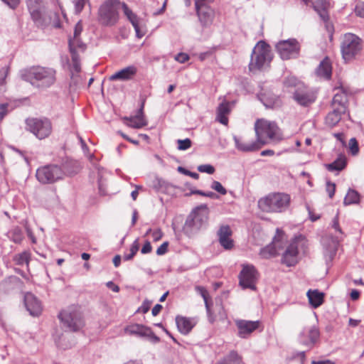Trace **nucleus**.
Returning <instances> with one entry per match:
<instances>
[{"label": "nucleus", "mask_w": 364, "mask_h": 364, "mask_svg": "<svg viewBox=\"0 0 364 364\" xmlns=\"http://www.w3.org/2000/svg\"><path fill=\"white\" fill-rule=\"evenodd\" d=\"M23 78L33 86L46 89L55 83L56 70L48 67H33L23 75Z\"/></svg>", "instance_id": "1"}, {"label": "nucleus", "mask_w": 364, "mask_h": 364, "mask_svg": "<svg viewBox=\"0 0 364 364\" xmlns=\"http://www.w3.org/2000/svg\"><path fill=\"white\" fill-rule=\"evenodd\" d=\"M209 210L205 204L200 205L187 216L183 231L188 237H192L208 225Z\"/></svg>", "instance_id": "2"}, {"label": "nucleus", "mask_w": 364, "mask_h": 364, "mask_svg": "<svg viewBox=\"0 0 364 364\" xmlns=\"http://www.w3.org/2000/svg\"><path fill=\"white\" fill-rule=\"evenodd\" d=\"M255 131L256 140L261 148L267 144L266 138L274 142H279L283 139L280 129L274 122L259 119L255 123Z\"/></svg>", "instance_id": "3"}, {"label": "nucleus", "mask_w": 364, "mask_h": 364, "mask_svg": "<svg viewBox=\"0 0 364 364\" xmlns=\"http://www.w3.org/2000/svg\"><path fill=\"white\" fill-rule=\"evenodd\" d=\"M290 196L284 193H271L258 200L259 208L266 213H282L287 209Z\"/></svg>", "instance_id": "4"}, {"label": "nucleus", "mask_w": 364, "mask_h": 364, "mask_svg": "<svg viewBox=\"0 0 364 364\" xmlns=\"http://www.w3.org/2000/svg\"><path fill=\"white\" fill-rule=\"evenodd\" d=\"M120 7L121 2L119 0H105L98 9V23L103 26L112 27L115 26L119 21Z\"/></svg>", "instance_id": "5"}, {"label": "nucleus", "mask_w": 364, "mask_h": 364, "mask_svg": "<svg viewBox=\"0 0 364 364\" xmlns=\"http://www.w3.org/2000/svg\"><path fill=\"white\" fill-rule=\"evenodd\" d=\"M362 50V40L353 33H346L341 43L342 57L346 62L353 60Z\"/></svg>", "instance_id": "6"}, {"label": "nucleus", "mask_w": 364, "mask_h": 364, "mask_svg": "<svg viewBox=\"0 0 364 364\" xmlns=\"http://www.w3.org/2000/svg\"><path fill=\"white\" fill-rule=\"evenodd\" d=\"M26 129L40 140L48 137L53 130L50 120L46 117H31L26 119Z\"/></svg>", "instance_id": "7"}, {"label": "nucleus", "mask_w": 364, "mask_h": 364, "mask_svg": "<svg viewBox=\"0 0 364 364\" xmlns=\"http://www.w3.org/2000/svg\"><path fill=\"white\" fill-rule=\"evenodd\" d=\"M272 60V53L269 46L264 41H259L252 50L251 60L249 65L250 70H260Z\"/></svg>", "instance_id": "8"}, {"label": "nucleus", "mask_w": 364, "mask_h": 364, "mask_svg": "<svg viewBox=\"0 0 364 364\" xmlns=\"http://www.w3.org/2000/svg\"><path fill=\"white\" fill-rule=\"evenodd\" d=\"M275 49L283 60H287L299 56L301 44L296 38H289L277 43Z\"/></svg>", "instance_id": "9"}, {"label": "nucleus", "mask_w": 364, "mask_h": 364, "mask_svg": "<svg viewBox=\"0 0 364 364\" xmlns=\"http://www.w3.org/2000/svg\"><path fill=\"white\" fill-rule=\"evenodd\" d=\"M36 176L42 184H52L63 178V171L58 165L49 164L38 168Z\"/></svg>", "instance_id": "10"}, {"label": "nucleus", "mask_w": 364, "mask_h": 364, "mask_svg": "<svg viewBox=\"0 0 364 364\" xmlns=\"http://www.w3.org/2000/svg\"><path fill=\"white\" fill-rule=\"evenodd\" d=\"M213 0H195V6L198 19L203 28L212 25L215 17L214 10L208 6Z\"/></svg>", "instance_id": "11"}, {"label": "nucleus", "mask_w": 364, "mask_h": 364, "mask_svg": "<svg viewBox=\"0 0 364 364\" xmlns=\"http://www.w3.org/2000/svg\"><path fill=\"white\" fill-rule=\"evenodd\" d=\"M293 100L300 106L308 107L315 102L316 92L305 85H300L296 90H289Z\"/></svg>", "instance_id": "12"}, {"label": "nucleus", "mask_w": 364, "mask_h": 364, "mask_svg": "<svg viewBox=\"0 0 364 364\" xmlns=\"http://www.w3.org/2000/svg\"><path fill=\"white\" fill-rule=\"evenodd\" d=\"M58 318L70 331H77L84 326L81 314L77 311H62Z\"/></svg>", "instance_id": "13"}, {"label": "nucleus", "mask_w": 364, "mask_h": 364, "mask_svg": "<svg viewBox=\"0 0 364 364\" xmlns=\"http://www.w3.org/2000/svg\"><path fill=\"white\" fill-rule=\"evenodd\" d=\"M68 46L72 58V71L78 73L81 70L80 60L77 50L84 52L86 49V44L84 43L80 37H73L68 39Z\"/></svg>", "instance_id": "14"}, {"label": "nucleus", "mask_w": 364, "mask_h": 364, "mask_svg": "<svg viewBox=\"0 0 364 364\" xmlns=\"http://www.w3.org/2000/svg\"><path fill=\"white\" fill-rule=\"evenodd\" d=\"M124 332L131 336L144 338L153 343H156L159 341V338L153 333L149 327L142 324L128 325L125 327Z\"/></svg>", "instance_id": "15"}, {"label": "nucleus", "mask_w": 364, "mask_h": 364, "mask_svg": "<svg viewBox=\"0 0 364 364\" xmlns=\"http://www.w3.org/2000/svg\"><path fill=\"white\" fill-rule=\"evenodd\" d=\"M257 272L252 265H244L239 274V284L243 289H256Z\"/></svg>", "instance_id": "16"}, {"label": "nucleus", "mask_w": 364, "mask_h": 364, "mask_svg": "<svg viewBox=\"0 0 364 364\" xmlns=\"http://www.w3.org/2000/svg\"><path fill=\"white\" fill-rule=\"evenodd\" d=\"M319 336L318 328L313 326L309 328H304L299 333L298 341L300 344L311 349L314 347Z\"/></svg>", "instance_id": "17"}, {"label": "nucleus", "mask_w": 364, "mask_h": 364, "mask_svg": "<svg viewBox=\"0 0 364 364\" xmlns=\"http://www.w3.org/2000/svg\"><path fill=\"white\" fill-rule=\"evenodd\" d=\"M27 7L32 20L38 26L43 23V14L45 7L41 0H27Z\"/></svg>", "instance_id": "18"}, {"label": "nucleus", "mask_w": 364, "mask_h": 364, "mask_svg": "<svg viewBox=\"0 0 364 364\" xmlns=\"http://www.w3.org/2000/svg\"><path fill=\"white\" fill-rule=\"evenodd\" d=\"M236 326L238 329L237 335L242 338H247L254 331L257 329L259 326V321H252L247 320H236Z\"/></svg>", "instance_id": "19"}, {"label": "nucleus", "mask_w": 364, "mask_h": 364, "mask_svg": "<svg viewBox=\"0 0 364 364\" xmlns=\"http://www.w3.org/2000/svg\"><path fill=\"white\" fill-rule=\"evenodd\" d=\"M298 245L296 241H292L287 247L282 257V263L287 267L294 266L298 262Z\"/></svg>", "instance_id": "20"}, {"label": "nucleus", "mask_w": 364, "mask_h": 364, "mask_svg": "<svg viewBox=\"0 0 364 364\" xmlns=\"http://www.w3.org/2000/svg\"><path fill=\"white\" fill-rule=\"evenodd\" d=\"M232 232L228 225H221L217 235L220 245L225 250H231L234 246V242L231 239Z\"/></svg>", "instance_id": "21"}, {"label": "nucleus", "mask_w": 364, "mask_h": 364, "mask_svg": "<svg viewBox=\"0 0 364 364\" xmlns=\"http://www.w3.org/2000/svg\"><path fill=\"white\" fill-rule=\"evenodd\" d=\"M120 9H122L124 16L132 24L135 30L136 37L139 38H142L144 36V32L140 28L138 16L124 2H121Z\"/></svg>", "instance_id": "22"}, {"label": "nucleus", "mask_w": 364, "mask_h": 364, "mask_svg": "<svg viewBox=\"0 0 364 364\" xmlns=\"http://www.w3.org/2000/svg\"><path fill=\"white\" fill-rule=\"evenodd\" d=\"M24 304L31 315L38 316L42 310L39 300L31 293H26L24 296Z\"/></svg>", "instance_id": "23"}, {"label": "nucleus", "mask_w": 364, "mask_h": 364, "mask_svg": "<svg viewBox=\"0 0 364 364\" xmlns=\"http://www.w3.org/2000/svg\"><path fill=\"white\" fill-rule=\"evenodd\" d=\"M144 102L141 103L140 108L137 110L135 115L130 117H125L123 118L124 122L126 125L133 128H141L145 125V121L143 117V109Z\"/></svg>", "instance_id": "24"}, {"label": "nucleus", "mask_w": 364, "mask_h": 364, "mask_svg": "<svg viewBox=\"0 0 364 364\" xmlns=\"http://www.w3.org/2000/svg\"><path fill=\"white\" fill-rule=\"evenodd\" d=\"M136 73L134 66L124 68L109 77L110 80H131Z\"/></svg>", "instance_id": "25"}, {"label": "nucleus", "mask_w": 364, "mask_h": 364, "mask_svg": "<svg viewBox=\"0 0 364 364\" xmlns=\"http://www.w3.org/2000/svg\"><path fill=\"white\" fill-rule=\"evenodd\" d=\"M346 114H347L348 117H350L349 113L339 110L338 108H332V111L328 112L325 118L326 125L331 128L334 127L341 120L342 116L345 115Z\"/></svg>", "instance_id": "26"}, {"label": "nucleus", "mask_w": 364, "mask_h": 364, "mask_svg": "<svg viewBox=\"0 0 364 364\" xmlns=\"http://www.w3.org/2000/svg\"><path fill=\"white\" fill-rule=\"evenodd\" d=\"M316 73L318 77L329 80L331 77L332 67L331 63L328 57H326L316 70Z\"/></svg>", "instance_id": "27"}, {"label": "nucleus", "mask_w": 364, "mask_h": 364, "mask_svg": "<svg viewBox=\"0 0 364 364\" xmlns=\"http://www.w3.org/2000/svg\"><path fill=\"white\" fill-rule=\"evenodd\" d=\"M348 97L345 92L336 93L333 97L331 107L348 113Z\"/></svg>", "instance_id": "28"}, {"label": "nucleus", "mask_w": 364, "mask_h": 364, "mask_svg": "<svg viewBox=\"0 0 364 364\" xmlns=\"http://www.w3.org/2000/svg\"><path fill=\"white\" fill-rule=\"evenodd\" d=\"M259 99L266 108L274 109L281 105L279 97L273 94L262 93Z\"/></svg>", "instance_id": "29"}, {"label": "nucleus", "mask_w": 364, "mask_h": 364, "mask_svg": "<svg viewBox=\"0 0 364 364\" xmlns=\"http://www.w3.org/2000/svg\"><path fill=\"white\" fill-rule=\"evenodd\" d=\"M176 323L178 331L184 335L189 333L195 326L192 319L179 316L176 318Z\"/></svg>", "instance_id": "30"}, {"label": "nucleus", "mask_w": 364, "mask_h": 364, "mask_svg": "<svg viewBox=\"0 0 364 364\" xmlns=\"http://www.w3.org/2000/svg\"><path fill=\"white\" fill-rule=\"evenodd\" d=\"M63 171L64 175L73 176L77 173L81 169V166L80 163L73 159H66L62 164V167H60Z\"/></svg>", "instance_id": "31"}, {"label": "nucleus", "mask_w": 364, "mask_h": 364, "mask_svg": "<svg viewBox=\"0 0 364 364\" xmlns=\"http://www.w3.org/2000/svg\"><path fill=\"white\" fill-rule=\"evenodd\" d=\"M233 139L235 144V147L243 152L255 151L261 149L259 142L256 141L251 143H245L242 141L237 136H234Z\"/></svg>", "instance_id": "32"}, {"label": "nucleus", "mask_w": 364, "mask_h": 364, "mask_svg": "<svg viewBox=\"0 0 364 364\" xmlns=\"http://www.w3.org/2000/svg\"><path fill=\"white\" fill-rule=\"evenodd\" d=\"M196 289L204 300L208 321L210 323H213L215 321V316L214 315L211 309L212 303L209 301L208 291L203 287H197Z\"/></svg>", "instance_id": "33"}, {"label": "nucleus", "mask_w": 364, "mask_h": 364, "mask_svg": "<svg viewBox=\"0 0 364 364\" xmlns=\"http://www.w3.org/2000/svg\"><path fill=\"white\" fill-rule=\"evenodd\" d=\"M230 112V102L225 101L223 102L218 107L216 119L222 124L227 125L228 123V119L226 115L228 114Z\"/></svg>", "instance_id": "34"}, {"label": "nucleus", "mask_w": 364, "mask_h": 364, "mask_svg": "<svg viewBox=\"0 0 364 364\" xmlns=\"http://www.w3.org/2000/svg\"><path fill=\"white\" fill-rule=\"evenodd\" d=\"M307 296L309 299V304L314 308H318L320 306L324 301V294L320 292L318 290H309L307 292Z\"/></svg>", "instance_id": "35"}, {"label": "nucleus", "mask_w": 364, "mask_h": 364, "mask_svg": "<svg viewBox=\"0 0 364 364\" xmlns=\"http://www.w3.org/2000/svg\"><path fill=\"white\" fill-rule=\"evenodd\" d=\"M346 157L344 155H339L332 163L326 165V168L329 171H341L346 168Z\"/></svg>", "instance_id": "36"}, {"label": "nucleus", "mask_w": 364, "mask_h": 364, "mask_svg": "<svg viewBox=\"0 0 364 364\" xmlns=\"http://www.w3.org/2000/svg\"><path fill=\"white\" fill-rule=\"evenodd\" d=\"M7 236L12 242L19 244L23 240V232L18 226L14 227L7 233Z\"/></svg>", "instance_id": "37"}, {"label": "nucleus", "mask_w": 364, "mask_h": 364, "mask_svg": "<svg viewBox=\"0 0 364 364\" xmlns=\"http://www.w3.org/2000/svg\"><path fill=\"white\" fill-rule=\"evenodd\" d=\"M242 358L236 351H231L216 364H241Z\"/></svg>", "instance_id": "38"}, {"label": "nucleus", "mask_w": 364, "mask_h": 364, "mask_svg": "<svg viewBox=\"0 0 364 364\" xmlns=\"http://www.w3.org/2000/svg\"><path fill=\"white\" fill-rule=\"evenodd\" d=\"M284 87L287 89V91L289 92V90H296L299 88L300 85H304L302 82L299 81L297 78L294 76H289L285 78L284 80Z\"/></svg>", "instance_id": "39"}, {"label": "nucleus", "mask_w": 364, "mask_h": 364, "mask_svg": "<svg viewBox=\"0 0 364 364\" xmlns=\"http://www.w3.org/2000/svg\"><path fill=\"white\" fill-rule=\"evenodd\" d=\"M360 201V195L359 193L353 190L349 189L346 197L344 198L343 204L345 205H349L352 204L358 203Z\"/></svg>", "instance_id": "40"}, {"label": "nucleus", "mask_w": 364, "mask_h": 364, "mask_svg": "<svg viewBox=\"0 0 364 364\" xmlns=\"http://www.w3.org/2000/svg\"><path fill=\"white\" fill-rule=\"evenodd\" d=\"M13 259L18 265H23V264L28 265L31 259V253L28 251H23L20 254L14 255Z\"/></svg>", "instance_id": "41"}, {"label": "nucleus", "mask_w": 364, "mask_h": 364, "mask_svg": "<svg viewBox=\"0 0 364 364\" xmlns=\"http://www.w3.org/2000/svg\"><path fill=\"white\" fill-rule=\"evenodd\" d=\"M259 255L262 257L266 259L274 257L277 255V250L276 249L275 245H269L261 249Z\"/></svg>", "instance_id": "42"}, {"label": "nucleus", "mask_w": 364, "mask_h": 364, "mask_svg": "<svg viewBox=\"0 0 364 364\" xmlns=\"http://www.w3.org/2000/svg\"><path fill=\"white\" fill-rule=\"evenodd\" d=\"M306 4L311 2L314 8L316 11L325 10L328 5L327 0H303Z\"/></svg>", "instance_id": "43"}, {"label": "nucleus", "mask_w": 364, "mask_h": 364, "mask_svg": "<svg viewBox=\"0 0 364 364\" xmlns=\"http://www.w3.org/2000/svg\"><path fill=\"white\" fill-rule=\"evenodd\" d=\"M139 249V244L138 242V240H136L132 245L130 247V252L129 254H124L123 256V258L124 260L128 261L131 260L134 256L136 255V253L138 252Z\"/></svg>", "instance_id": "44"}, {"label": "nucleus", "mask_w": 364, "mask_h": 364, "mask_svg": "<svg viewBox=\"0 0 364 364\" xmlns=\"http://www.w3.org/2000/svg\"><path fill=\"white\" fill-rule=\"evenodd\" d=\"M177 144L178 149L185 151L188 149L191 146L192 141L190 139L186 138L185 139H178L177 141Z\"/></svg>", "instance_id": "45"}, {"label": "nucleus", "mask_w": 364, "mask_h": 364, "mask_svg": "<svg viewBox=\"0 0 364 364\" xmlns=\"http://www.w3.org/2000/svg\"><path fill=\"white\" fill-rule=\"evenodd\" d=\"M211 188L217 191L221 195H225L227 193V190L223 186V185L217 181H213L211 184Z\"/></svg>", "instance_id": "46"}, {"label": "nucleus", "mask_w": 364, "mask_h": 364, "mask_svg": "<svg viewBox=\"0 0 364 364\" xmlns=\"http://www.w3.org/2000/svg\"><path fill=\"white\" fill-rule=\"evenodd\" d=\"M349 149L352 155H356L359 151L358 143L355 138H351L349 141Z\"/></svg>", "instance_id": "47"}, {"label": "nucleus", "mask_w": 364, "mask_h": 364, "mask_svg": "<svg viewBox=\"0 0 364 364\" xmlns=\"http://www.w3.org/2000/svg\"><path fill=\"white\" fill-rule=\"evenodd\" d=\"M198 170L202 173L213 174L215 172V168L210 164H203L198 166Z\"/></svg>", "instance_id": "48"}, {"label": "nucleus", "mask_w": 364, "mask_h": 364, "mask_svg": "<svg viewBox=\"0 0 364 364\" xmlns=\"http://www.w3.org/2000/svg\"><path fill=\"white\" fill-rule=\"evenodd\" d=\"M177 171L182 173V174H184L186 176H189L191 177H192L194 179H198L199 178V174L196 173V172H191L187 169H186L185 168L182 167V166H178L177 168Z\"/></svg>", "instance_id": "49"}, {"label": "nucleus", "mask_w": 364, "mask_h": 364, "mask_svg": "<svg viewBox=\"0 0 364 364\" xmlns=\"http://www.w3.org/2000/svg\"><path fill=\"white\" fill-rule=\"evenodd\" d=\"M88 1L89 0H74L75 13L77 14H80Z\"/></svg>", "instance_id": "50"}, {"label": "nucleus", "mask_w": 364, "mask_h": 364, "mask_svg": "<svg viewBox=\"0 0 364 364\" xmlns=\"http://www.w3.org/2000/svg\"><path fill=\"white\" fill-rule=\"evenodd\" d=\"M355 12L357 16L364 18V0H361L357 4Z\"/></svg>", "instance_id": "51"}, {"label": "nucleus", "mask_w": 364, "mask_h": 364, "mask_svg": "<svg viewBox=\"0 0 364 364\" xmlns=\"http://www.w3.org/2000/svg\"><path fill=\"white\" fill-rule=\"evenodd\" d=\"M326 192L328 193V195L330 198H332L335 194L336 191V185L333 183H331V181L326 182Z\"/></svg>", "instance_id": "52"}, {"label": "nucleus", "mask_w": 364, "mask_h": 364, "mask_svg": "<svg viewBox=\"0 0 364 364\" xmlns=\"http://www.w3.org/2000/svg\"><path fill=\"white\" fill-rule=\"evenodd\" d=\"M9 68L8 66L2 67L0 70V85L5 82V79L8 75Z\"/></svg>", "instance_id": "53"}, {"label": "nucleus", "mask_w": 364, "mask_h": 364, "mask_svg": "<svg viewBox=\"0 0 364 364\" xmlns=\"http://www.w3.org/2000/svg\"><path fill=\"white\" fill-rule=\"evenodd\" d=\"M175 60L181 63H184L189 60V55L184 53H179L175 55Z\"/></svg>", "instance_id": "54"}, {"label": "nucleus", "mask_w": 364, "mask_h": 364, "mask_svg": "<svg viewBox=\"0 0 364 364\" xmlns=\"http://www.w3.org/2000/svg\"><path fill=\"white\" fill-rule=\"evenodd\" d=\"M194 193H197V195L208 197L213 199H218L219 198L216 193L212 191L204 192L200 190V191H195Z\"/></svg>", "instance_id": "55"}, {"label": "nucleus", "mask_w": 364, "mask_h": 364, "mask_svg": "<svg viewBox=\"0 0 364 364\" xmlns=\"http://www.w3.org/2000/svg\"><path fill=\"white\" fill-rule=\"evenodd\" d=\"M82 29V22L79 21L75 26L73 37H80Z\"/></svg>", "instance_id": "56"}, {"label": "nucleus", "mask_w": 364, "mask_h": 364, "mask_svg": "<svg viewBox=\"0 0 364 364\" xmlns=\"http://www.w3.org/2000/svg\"><path fill=\"white\" fill-rule=\"evenodd\" d=\"M332 228H334L336 232H339L341 235H343L342 230L338 223V213H337L336 215L333 219Z\"/></svg>", "instance_id": "57"}, {"label": "nucleus", "mask_w": 364, "mask_h": 364, "mask_svg": "<svg viewBox=\"0 0 364 364\" xmlns=\"http://www.w3.org/2000/svg\"><path fill=\"white\" fill-rule=\"evenodd\" d=\"M3 2L8 5L11 9H15L18 6L20 0H3Z\"/></svg>", "instance_id": "58"}, {"label": "nucleus", "mask_w": 364, "mask_h": 364, "mask_svg": "<svg viewBox=\"0 0 364 364\" xmlns=\"http://www.w3.org/2000/svg\"><path fill=\"white\" fill-rule=\"evenodd\" d=\"M151 305V301L145 300L143 302L141 306L139 309V311H140L143 313H146L149 310Z\"/></svg>", "instance_id": "59"}, {"label": "nucleus", "mask_w": 364, "mask_h": 364, "mask_svg": "<svg viewBox=\"0 0 364 364\" xmlns=\"http://www.w3.org/2000/svg\"><path fill=\"white\" fill-rule=\"evenodd\" d=\"M151 251V243L149 241H146V242L144 243V245H143V247L141 250V252L142 254H147V253H149Z\"/></svg>", "instance_id": "60"}, {"label": "nucleus", "mask_w": 364, "mask_h": 364, "mask_svg": "<svg viewBox=\"0 0 364 364\" xmlns=\"http://www.w3.org/2000/svg\"><path fill=\"white\" fill-rule=\"evenodd\" d=\"M333 136L336 138L338 141H339L343 146H346V141L344 139V134L342 132L333 133Z\"/></svg>", "instance_id": "61"}, {"label": "nucleus", "mask_w": 364, "mask_h": 364, "mask_svg": "<svg viewBox=\"0 0 364 364\" xmlns=\"http://www.w3.org/2000/svg\"><path fill=\"white\" fill-rule=\"evenodd\" d=\"M7 113V105L6 104H1L0 105V121L3 119L4 116Z\"/></svg>", "instance_id": "62"}, {"label": "nucleus", "mask_w": 364, "mask_h": 364, "mask_svg": "<svg viewBox=\"0 0 364 364\" xmlns=\"http://www.w3.org/2000/svg\"><path fill=\"white\" fill-rule=\"evenodd\" d=\"M107 286L108 288L112 289L114 292H118L119 291V287L117 285H116L115 284H114V282H108L107 283Z\"/></svg>", "instance_id": "63"}, {"label": "nucleus", "mask_w": 364, "mask_h": 364, "mask_svg": "<svg viewBox=\"0 0 364 364\" xmlns=\"http://www.w3.org/2000/svg\"><path fill=\"white\" fill-rule=\"evenodd\" d=\"M311 364H335V363L330 360H321V361L313 360L311 362Z\"/></svg>", "instance_id": "64"}]
</instances>
